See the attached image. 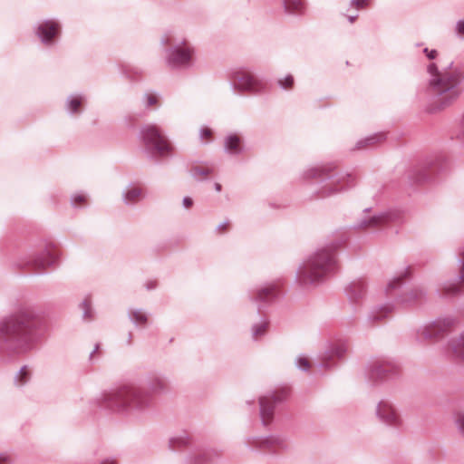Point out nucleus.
Segmentation results:
<instances>
[{
    "label": "nucleus",
    "instance_id": "f257e3e1",
    "mask_svg": "<svg viewBox=\"0 0 464 464\" xmlns=\"http://www.w3.org/2000/svg\"><path fill=\"white\" fill-rule=\"evenodd\" d=\"M39 313L33 307H23L0 322V350L24 354L32 351L37 341Z\"/></svg>",
    "mask_w": 464,
    "mask_h": 464
},
{
    "label": "nucleus",
    "instance_id": "f03ea898",
    "mask_svg": "<svg viewBox=\"0 0 464 464\" xmlns=\"http://www.w3.org/2000/svg\"><path fill=\"white\" fill-rule=\"evenodd\" d=\"M428 72L429 89L434 96V101L428 111L434 113L451 105L458 99L460 94L459 86L464 79V72L453 62L440 69H438L435 63H430Z\"/></svg>",
    "mask_w": 464,
    "mask_h": 464
},
{
    "label": "nucleus",
    "instance_id": "7ed1b4c3",
    "mask_svg": "<svg viewBox=\"0 0 464 464\" xmlns=\"http://www.w3.org/2000/svg\"><path fill=\"white\" fill-rule=\"evenodd\" d=\"M101 405L117 412L134 414L144 412L151 404L149 392L132 385H123L102 393Z\"/></svg>",
    "mask_w": 464,
    "mask_h": 464
},
{
    "label": "nucleus",
    "instance_id": "20e7f679",
    "mask_svg": "<svg viewBox=\"0 0 464 464\" xmlns=\"http://www.w3.org/2000/svg\"><path fill=\"white\" fill-rule=\"evenodd\" d=\"M337 244H330L318 248L298 268L297 277L302 285H316L322 282L335 266Z\"/></svg>",
    "mask_w": 464,
    "mask_h": 464
},
{
    "label": "nucleus",
    "instance_id": "39448f33",
    "mask_svg": "<svg viewBox=\"0 0 464 464\" xmlns=\"http://www.w3.org/2000/svg\"><path fill=\"white\" fill-rule=\"evenodd\" d=\"M232 89L239 93H259L265 89V82L247 69L237 68L230 74Z\"/></svg>",
    "mask_w": 464,
    "mask_h": 464
},
{
    "label": "nucleus",
    "instance_id": "423d86ee",
    "mask_svg": "<svg viewBox=\"0 0 464 464\" xmlns=\"http://www.w3.org/2000/svg\"><path fill=\"white\" fill-rule=\"evenodd\" d=\"M140 135L144 145L157 155L162 157L171 153L172 145L156 125H144L140 129Z\"/></svg>",
    "mask_w": 464,
    "mask_h": 464
},
{
    "label": "nucleus",
    "instance_id": "0eeeda50",
    "mask_svg": "<svg viewBox=\"0 0 464 464\" xmlns=\"http://www.w3.org/2000/svg\"><path fill=\"white\" fill-rule=\"evenodd\" d=\"M195 53V46L187 40H181L168 51L166 61L171 68H189Z\"/></svg>",
    "mask_w": 464,
    "mask_h": 464
},
{
    "label": "nucleus",
    "instance_id": "6e6552de",
    "mask_svg": "<svg viewBox=\"0 0 464 464\" xmlns=\"http://www.w3.org/2000/svg\"><path fill=\"white\" fill-rule=\"evenodd\" d=\"M353 184V178L349 173L340 172L334 175H330L327 177L325 184L319 191V196L321 198H326L338 194L352 187Z\"/></svg>",
    "mask_w": 464,
    "mask_h": 464
},
{
    "label": "nucleus",
    "instance_id": "1a4fd4ad",
    "mask_svg": "<svg viewBox=\"0 0 464 464\" xmlns=\"http://www.w3.org/2000/svg\"><path fill=\"white\" fill-rule=\"evenodd\" d=\"M375 417L381 423L392 428H398L402 422L398 409L387 399H382L376 404Z\"/></svg>",
    "mask_w": 464,
    "mask_h": 464
},
{
    "label": "nucleus",
    "instance_id": "9d476101",
    "mask_svg": "<svg viewBox=\"0 0 464 464\" xmlns=\"http://www.w3.org/2000/svg\"><path fill=\"white\" fill-rule=\"evenodd\" d=\"M453 324L450 318L439 319L431 324L420 327L417 332V336L421 340H431L443 334Z\"/></svg>",
    "mask_w": 464,
    "mask_h": 464
},
{
    "label": "nucleus",
    "instance_id": "9b49d317",
    "mask_svg": "<svg viewBox=\"0 0 464 464\" xmlns=\"http://www.w3.org/2000/svg\"><path fill=\"white\" fill-rule=\"evenodd\" d=\"M282 400L283 395H276L275 393L260 398V416L265 425H267L273 418L275 404Z\"/></svg>",
    "mask_w": 464,
    "mask_h": 464
},
{
    "label": "nucleus",
    "instance_id": "f8f14e48",
    "mask_svg": "<svg viewBox=\"0 0 464 464\" xmlns=\"http://www.w3.org/2000/svg\"><path fill=\"white\" fill-rule=\"evenodd\" d=\"M60 32V24L53 20H45L41 22L37 28L36 34L44 44H50Z\"/></svg>",
    "mask_w": 464,
    "mask_h": 464
},
{
    "label": "nucleus",
    "instance_id": "ddd939ff",
    "mask_svg": "<svg viewBox=\"0 0 464 464\" xmlns=\"http://www.w3.org/2000/svg\"><path fill=\"white\" fill-rule=\"evenodd\" d=\"M426 297V291L421 286H414L406 290L398 299V302L405 306L420 304Z\"/></svg>",
    "mask_w": 464,
    "mask_h": 464
},
{
    "label": "nucleus",
    "instance_id": "4468645a",
    "mask_svg": "<svg viewBox=\"0 0 464 464\" xmlns=\"http://www.w3.org/2000/svg\"><path fill=\"white\" fill-rule=\"evenodd\" d=\"M347 350L348 346L344 343L333 345L322 354L319 367L325 369L329 368L331 366L330 361L334 357L343 358L347 353Z\"/></svg>",
    "mask_w": 464,
    "mask_h": 464
},
{
    "label": "nucleus",
    "instance_id": "2eb2a0df",
    "mask_svg": "<svg viewBox=\"0 0 464 464\" xmlns=\"http://www.w3.org/2000/svg\"><path fill=\"white\" fill-rule=\"evenodd\" d=\"M248 446L258 450H270L275 447L285 448V440L280 437L271 436L263 439H254L248 441Z\"/></svg>",
    "mask_w": 464,
    "mask_h": 464
},
{
    "label": "nucleus",
    "instance_id": "dca6fc26",
    "mask_svg": "<svg viewBox=\"0 0 464 464\" xmlns=\"http://www.w3.org/2000/svg\"><path fill=\"white\" fill-rule=\"evenodd\" d=\"M60 254L54 250H44L34 260V266L38 269H45L48 266H55Z\"/></svg>",
    "mask_w": 464,
    "mask_h": 464
},
{
    "label": "nucleus",
    "instance_id": "f3484780",
    "mask_svg": "<svg viewBox=\"0 0 464 464\" xmlns=\"http://www.w3.org/2000/svg\"><path fill=\"white\" fill-rule=\"evenodd\" d=\"M146 198V191L136 186H129L122 192L123 202L128 205H134Z\"/></svg>",
    "mask_w": 464,
    "mask_h": 464
},
{
    "label": "nucleus",
    "instance_id": "a211bd4d",
    "mask_svg": "<svg viewBox=\"0 0 464 464\" xmlns=\"http://www.w3.org/2000/svg\"><path fill=\"white\" fill-rule=\"evenodd\" d=\"M392 369L393 367L387 362H374L370 366L369 378L372 382H377L392 372Z\"/></svg>",
    "mask_w": 464,
    "mask_h": 464
},
{
    "label": "nucleus",
    "instance_id": "6ab92c4d",
    "mask_svg": "<svg viewBox=\"0 0 464 464\" xmlns=\"http://www.w3.org/2000/svg\"><path fill=\"white\" fill-rule=\"evenodd\" d=\"M224 150L231 155H238L243 152L242 138L237 134H228L224 139Z\"/></svg>",
    "mask_w": 464,
    "mask_h": 464
},
{
    "label": "nucleus",
    "instance_id": "aec40b11",
    "mask_svg": "<svg viewBox=\"0 0 464 464\" xmlns=\"http://www.w3.org/2000/svg\"><path fill=\"white\" fill-rule=\"evenodd\" d=\"M365 284L362 280L352 282L346 288V294L349 299L356 302L362 299L365 294Z\"/></svg>",
    "mask_w": 464,
    "mask_h": 464
},
{
    "label": "nucleus",
    "instance_id": "412c9836",
    "mask_svg": "<svg viewBox=\"0 0 464 464\" xmlns=\"http://www.w3.org/2000/svg\"><path fill=\"white\" fill-rule=\"evenodd\" d=\"M388 221V216L385 214L374 215L369 218L361 219L356 225L359 228H374L385 224Z\"/></svg>",
    "mask_w": 464,
    "mask_h": 464
},
{
    "label": "nucleus",
    "instance_id": "4be33fe9",
    "mask_svg": "<svg viewBox=\"0 0 464 464\" xmlns=\"http://www.w3.org/2000/svg\"><path fill=\"white\" fill-rule=\"evenodd\" d=\"M276 295V286L274 284L266 285L256 291V300L257 302L267 303L273 300Z\"/></svg>",
    "mask_w": 464,
    "mask_h": 464
},
{
    "label": "nucleus",
    "instance_id": "5701e85b",
    "mask_svg": "<svg viewBox=\"0 0 464 464\" xmlns=\"http://www.w3.org/2000/svg\"><path fill=\"white\" fill-rule=\"evenodd\" d=\"M452 355L459 361L464 362V331L450 341V343Z\"/></svg>",
    "mask_w": 464,
    "mask_h": 464
},
{
    "label": "nucleus",
    "instance_id": "b1692460",
    "mask_svg": "<svg viewBox=\"0 0 464 464\" xmlns=\"http://www.w3.org/2000/svg\"><path fill=\"white\" fill-rule=\"evenodd\" d=\"M140 101L146 109H157L160 106V94L153 91H148L143 93Z\"/></svg>",
    "mask_w": 464,
    "mask_h": 464
},
{
    "label": "nucleus",
    "instance_id": "393cba45",
    "mask_svg": "<svg viewBox=\"0 0 464 464\" xmlns=\"http://www.w3.org/2000/svg\"><path fill=\"white\" fill-rule=\"evenodd\" d=\"M128 316L137 326H145L149 321L148 314L142 309H129Z\"/></svg>",
    "mask_w": 464,
    "mask_h": 464
},
{
    "label": "nucleus",
    "instance_id": "a878e982",
    "mask_svg": "<svg viewBox=\"0 0 464 464\" xmlns=\"http://www.w3.org/2000/svg\"><path fill=\"white\" fill-rule=\"evenodd\" d=\"M285 12L294 14H303L304 11V3L303 0H284Z\"/></svg>",
    "mask_w": 464,
    "mask_h": 464
},
{
    "label": "nucleus",
    "instance_id": "bb28decb",
    "mask_svg": "<svg viewBox=\"0 0 464 464\" xmlns=\"http://www.w3.org/2000/svg\"><path fill=\"white\" fill-rule=\"evenodd\" d=\"M213 171L214 169L209 166H193L190 169V175L197 180H203Z\"/></svg>",
    "mask_w": 464,
    "mask_h": 464
},
{
    "label": "nucleus",
    "instance_id": "cd10ccee",
    "mask_svg": "<svg viewBox=\"0 0 464 464\" xmlns=\"http://www.w3.org/2000/svg\"><path fill=\"white\" fill-rule=\"evenodd\" d=\"M384 139L385 135L383 133L374 134L359 140L356 147L358 149L367 148L382 141Z\"/></svg>",
    "mask_w": 464,
    "mask_h": 464
},
{
    "label": "nucleus",
    "instance_id": "c85d7f7f",
    "mask_svg": "<svg viewBox=\"0 0 464 464\" xmlns=\"http://www.w3.org/2000/svg\"><path fill=\"white\" fill-rule=\"evenodd\" d=\"M32 372L28 366H23L14 376V383L16 386H24L31 379Z\"/></svg>",
    "mask_w": 464,
    "mask_h": 464
},
{
    "label": "nucleus",
    "instance_id": "c756f323",
    "mask_svg": "<svg viewBox=\"0 0 464 464\" xmlns=\"http://www.w3.org/2000/svg\"><path fill=\"white\" fill-rule=\"evenodd\" d=\"M83 101V97L82 95H71L68 97L66 101V110L70 113H77L79 111V108Z\"/></svg>",
    "mask_w": 464,
    "mask_h": 464
},
{
    "label": "nucleus",
    "instance_id": "7c9ffc66",
    "mask_svg": "<svg viewBox=\"0 0 464 464\" xmlns=\"http://www.w3.org/2000/svg\"><path fill=\"white\" fill-rule=\"evenodd\" d=\"M149 389L154 392H160L167 389V382L163 377L154 376L150 380Z\"/></svg>",
    "mask_w": 464,
    "mask_h": 464
},
{
    "label": "nucleus",
    "instance_id": "2f4dec72",
    "mask_svg": "<svg viewBox=\"0 0 464 464\" xmlns=\"http://www.w3.org/2000/svg\"><path fill=\"white\" fill-rule=\"evenodd\" d=\"M268 322L262 320L252 326V337L255 340L264 336L267 329Z\"/></svg>",
    "mask_w": 464,
    "mask_h": 464
},
{
    "label": "nucleus",
    "instance_id": "473e14b6",
    "mask_svg": "<svg viewBox=\"0 0 464 464\" xmlns=\"http://www.w3.org/2000/svg\"><path fill=\"white\" fill-rule=\"evenodd\" d=\"M407 271L401 273L399 276H394L392 280H390L386 285L385 291L388 295H391L392 290L401 286L402 278L406 276Z\"/></svg>",
    "mask_w": 464,
    "mask_h": 464
},
{
    "label": "nucleus",
    "instance_id": "72a5a7b5",
    "mask_svg": "<svg viewBox=\"0 0 464 464\" xmlns=\"http://www.w3.org/2000/svg\"><path fill=\"white\" fill-rule=\"evenodd\" d=\"M393 310V306L392 304H385L381 306L376 312H373L371 314V318L372 320H382L385 318L389 314H391Z\"/></svg>",
    "mask_w": 464,
    "mask_h": 464
},
{
    "label": "nucleus",
    "instance_id": "f704fd0d",
    "mask_svg": "<svg viewBox=\"0 0 464 464\" xmlns=\"http://www.w3.org/2000/svg\"><path fill=\"white\" fill-rule=\"evenodd\" d=\"M81 308L82 310V318L83 320L90 322L93 319V310L92 308V304L90 301L84 300L81 304Z\"/></svg>",
    "mask_w": 464,
    "mask_h": 464
},
{
    "label": "nucleus",
    "instance_id": "c9c22d12",
    "mask_svg": "<svg viewBox=\"0 0 464 464\" xmlns=\"http://www.w3.org/2000/svg\"><path fill=\"white\" fill-rule=\"evenodd\" d=\"M442 289L446 295H455L460 293L461 286L456 283H446Z\"/></svg>",
    "mask_w": 464,
    "mask_h": 464
},
{
    "label": "nucleus",
    "instance_id": "e433bc0d",
    "mask_svg": "<svg viewBox=\"0 0 464 464\" xmlns=\"http://www.w3.org/2000/svg\"><path fill=\"white\" fill-rule=\"evenodd\" d=\"M295 365L298 369L302 371H308L311 367V363L309 360L304 356H299L296 358Z\"/></svg>",
    "mask_w": 464,
    "mask_h": 464
},
{
    "label": "nucleus",
    "instance_id": "4c0bfd02",
    "mask_svg": "<svg viewBox=\"0 0 464 464\" xmlns=\"http://www.w3.org/2000/svg\"><path fill=\"white\" fill-rule=\"evenodd\" d=\"M454 31L458 37L464 39V19H459L456 22Z\"/></svg>",
    "mask_w": 464,
    "mask_h": 464
},
{
    "label": "nucleus",
    "instance_id": "58836bf2",
    "mask_svg": "<svg viewBox=\"0 0 464 464\" xmlns=\"http://www.w3.org/2000/svg\"><path fill=\"white\" fill-rule=\"evenodd\" d=\"M278 84L280 85L281 88L283 89H289L293 86L294 84V78L292 75H287L285 76V78L283 79H280L278 81Z\"/></svg>",
    "mask_w": 464,
    "mask_h": 464
},
{
    "label": "nucleus",
    "instance_id": "ea45409f",
    "mask_svg": "<svg viewBox=\"0 0 464 464\" xmlns=\"http://www.w3.org/2000/svg\"><path fill=\"white\" fill-rule=\"evenodd\" d=\"M455 423L459 431L464 434V412L457 413L455 417Z\"/></svg>",
    "mask_w": 464,
    "mask_h": 464
},
{
    "label": "nucleus",
    "instance_id": "a19ab883",
    "mask_svg": "<svg viewBox=\"0 0 464 464\" xmlns=\"http://www.w3.org/2000/svg\"><path fill=\"white\" fill-rule=\"evenodd\" d=\"M72 204L78 207L86 201V196L83 194H75L72 197Z\"/></svg>",
    "mask_w": 464,
    "mask_h": 464
},
{
    "label": "nucleus",
    "instance_id": "79ce46f5",
    "mask_svg": "<svg viewBox=\"0 0 464 464\" xmlns=\"http://www.w3.org/2000/svg\"><path fill=\"white\" fill-rule=\"evenodd\" d=\"M307 175L310 178H315V177H324V169H311L307 171Z\"/></svg>",
    "mask_w": 464,
    "mask_h": 464
},
{
    "label": "nucleus",
    "instance_id": "37998d69",
    "mask_svg": "<svg viewBox=\"0 0 464 464\" xmlns=\"http://www.w3.org/2000/svg\"><path fill=\"white\" fill-rule=\"evenodd\" d=\"M459 263L460 264L459 280H464V250L459 254Z\"/></svg>",
    "mask_w": 464,
    "mask_h": 464
},
{
    "label": "nucleus",
    "instance_id": "c03bdc74",
    "mask_svg": "<svg viewBox=\"0 0 464 464\" xmlns=\"http://www.w3.org/2000/svg\"><path fill=\"white\" fill-rule=\"evenodd\" d=\"M368 0H352V6L356 7L357 9L362 8L367 5Z\"/></svg>",
    "mask_w": 464,
    "mask_h": 464
},
{
    "label": "nucleus",
    "instance_id": "a18cd8bd",
    "mask_svg": "<svg viewBox=\"0 0 464 464\" xmlns=\"http://www.w3.org/2000/svg\"><path fill=\"white\" fill-rule=\"evenodd\" d=\"M424 53L427 55V57L430 60H433L437 56V51L436 50H429L428 48H425L423 50Z\"/></svg>",
    "mask_w": 464,
    "mask_h": 464
},
{
    "label": "nucleus",
    "instance_id": "49530a36",
    "mask_svg": "<svg viewBox=\"0 0 464 464\" xmlns=\"http://www.w3.org/2000/svg\"><path fill=\"white\" fill-rule=\"evenodd\" d=\"M182 203L184 208H189L193 205V200L189 197H185Z\"/></svg>",
    "mask_w": 464,
    "mask_h": 464
},
{
    "label": "nucleus",
    "instance_id": "de8ad7c7",
    "mask_svg": "<svg viewBox=\"0 0 464 464\" xmlns=\"http://www.w3.org/2000/svg\"><path fill=\"white\" fill-rule=\"evenodd\" d=\"M210 134H211V131H210V130H208V129H202V130H200V138H201L202 140H203V139H205V138L209 137V136H210Z\"/></svg>",
    "mask_w": 464,
    "mask_h": 464
},
{
    "label": "nucleus",
    "instance_id": "09e8293b",
    "mask_svg": "<svg viewBox=\"0 0 464 464\" xmlns=\"http://www.w3.org/2000/svg\"><path fill=\"white\" fill-rule=\"evenodd\" d=\"M157 284L155 281H149L146 283L145 287L147 290H152L156 287Z\"/></svg>",
    "mask_w": 464,
    "mask_h": 464
},
{
    "label": "nucleus",
    "instance_id": "8fccbe9b",
    "mask_svg": "<svg viewBox=\"0 0 464 464\" xmlns=\"http://www.w3.org/2000/svg\"><path fill=\"white\" fill-rule=\"evenodd\" d=\"M227 226H228V221H224L217 227V229L219 231H224L227 229Z\"/></svg>",
    "mask_w": 464,
    "mask_h": 464
},
{
    "label": "nucleus",
    "instance_id": "3c124183",
    "mask_svg": "<svg viewBox=\"0 0 464 464\" xmlns=\"http://www.w3.org/2000/svg\"><path fill=\"white\" fill-rule=\"evenodd\" d=\"M10 462L9 457L5 455H0V464H8Z\"/></svg>",
    "mask_w": 464,
    "mask_h": 464
},
{
    "label": "nucleus",
    "instance_id": "603ef678",
    "mask_svg": "<svg viewBox=\"0 0 464 464\" xmlns=\"http://www.w3.org/2000/svg\"><path fill=\"white\" fill-rule=\"evenodd\" d=\"M102 464H116L115 460L112 459H105Z\"/></svg>",
    "mask_w": 464,
    "mask_h": 464
},
{
    "label": "nucleus",
    "instance_id": "864d4df0",
    "mask_svg": "<svg viewBox=\"0 0 464 464\" xmlns=\"http://www.w3.org/2000/svg\"><path fill=\"white\" fill-rule=\"evenodd\" d=\"M356 18H357V14L348 16V20L350 21V23H353Z\"/></svg>",
    "mask_w": 464,
    "mask_h": 464
},
{
    "label": "nucleus",
    "instance_id": "5fc2aeb1",
    "mask_svg": "<svg viewBox=\"0 0 464 464\" xmlns=\"http://www.w3.org/2000/svg\"><path fill=\"white\" fill-rule=\"evenodd\" d=\"M215 189L218 192L221 191V185L219 183H215Z\"/></svg>",
    "mask_w": 464,
    "mask_h": 464
},
{
    "label": "nucleus",
    "instance_id": "6e6d98bb",
    "mask_svg": "<svg viewBox=\"0 0 464 464\" xmlns=\"http://www.w3.org/2000/svg\"><path fill=\"white\" fill-rule=\"evenodd\" d=\"M98 349H99V344H96V346H95L94 350H93V351L91 353V354H90V357H91V358L92 357V355L94 354V353H96V352L98 351Z\"/></svg>",
    "mask_w": 464,
    "mask_h": 464
},
{
    "label": "nucleus",
    "instance_id": "4d7b16f0",
    "mask_svg": "<svg viewBox=\"0 0 464 464\" xmlns=\"http://www.w3.org/2000/svg\"><path fill=\"white\" fill-rule=\"evenodd\" d=\"M426 179V177H422V178H420L418 180L419 181H422V180H425Z\"/></svg>",
    "mask_w": 464,
    "mask_h": 464
}]
</instances>
